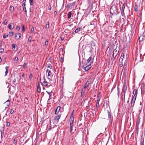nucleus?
I'll list each match as a JSON object with an SVG mask.
<instances>
[{
  "label": "nucleus",
  "mask_w": 145,
  "mask_h": 145,
  "mask_svg": "<svg viewBox=\"0 0 145 145\" xmlns=\"http://www.w3.org/2000/svg\"><path fill=\"white\" fill-rule=\"evenodd\" d=\"M41 88L40 86L37 87V91L39 93H40L41 92Z\"/></svg>",
  "instance_id": "c756f323"
},
{
  "label": "nucleus",
  "mask_w": 145,
  "mask_h": 145,
  "mask_svg": "<svg viewBox=\"0 0 145 145\" xmlns=\"http://www.w3.org/2000/svg\"><path fill=\"white\" fill-rule=\"evenodd\" d=\"M136 99L135 98L132 97L131 101V108L133 107Z\"/></svg>",
  "instance_id": "9d476101"
},
{
  "label": "nucleus",
  "mask_w": 145,
  "mask_h": 145,
  "mask_svg": "<svg viewBox=\"0 0 145 145\" xmlns=\"http://www.w3.org/2000/svg\"><path fill=\"white\" fill-rule=\"evenodd\" d=\"M46 92L49 95V98H50V97L52 95V91L51 92H49L46 91Z\"/></svg>",
  "instance_id": "c9c22d12"
},
{
  "label": "nucleus",
  "mask_w": 145,
  "mask_h": 145,
  "mask_svg": "<svg viewBox=\"0 0 145 145\" xmlns=\"http://www.w3.org/2000/svg\"><path fill=\"white\" fill-rule=\"evenodd\" d=\"M6 123H7L6 124V126L7 127H9L10 124V122H6Z\"/></svg>",
  "instance_id": "58836bf2"
},
{
  "label": "nucleus",
  "mask_w": 145,
  "mask_h": 145,
  "mask_svg": "<svg viewBox=\"0 0 145 145\" xmlns=\"http://www.w3.org/2000/svg\"><path fill=\"white\" fill-rule=\"evenodd\" d=\"M140 117H138V119L137 120V122L136 123V127H137V128H138V125L140 123Z\"/></svg>",
  "instance_id": "a211bd4d"
},
{
  "label": "nucleus",
  "mask_w": 145,
  "mask_h": 145,
  "mask_svg": "<svg viewBox=\"0 0 145 145\" xmlns=\"http://www.w3.org/2000/svg\"><path fill=\"white\" fill-rule=\"evenodd\" d=\"M43 79L44 80V81L43 82V83H42L41 82H40L41 84H42V86H44V87H46V86H48L47 87H50V85H49V86L48 85V83L45 80V77L44 76L43 77Z\"/></svg>",
  "instance_id": "39448f33"
},
{
  "label": "nucleus",
  "mask_w": 145,
  "mask_h": 145,
  "mask_svg": "<svg viewBox=\"0 0 145 145\" xmlns=\"http://www.w3.org/2000/svg\"><path fill=\"white\" fill-rule=\"evenodd\" d=\"M110 12L112 15H117L119 12H118L117 8L115 6H112L110 8Z\"/></svg>",
  "instance_id": "f257e3e1"
},
{
  "label": "nucleus",
  "mask_w": 145,
  "mask_h": 145,
  "mask_svg": "<svg viewBox=\"0 0 145 145\" xmlns=\"http://www.w3.org/2000/svg\"><path fill=\"white\" fill-rule=\"evenodd\" d=\"M125 94H124V95H123V98L122 99V100H123V102H125Z\"/></svg>",
  "instance_id": "5fc2aeb1"
},
{
  "label": "nucleus",
  "mask_w": 145,
  "mask_h": 145,
  "mask_svg": "<svg viewBox=\"0 0 145 145\" xmlns=\"http://www.w3.org/2000/svg\"><path fill=\"white\" fill-rule=\"evenodd\" d=\"M51 4H50L48 6V9L49 10H51Z\"/></svg>",
  "instance_id": "8fccbe9b"
},
{
  "label": "nucleus",
  "mask_w": 145,
  "mask_h": 145,
  "mask_svg": "<svg viewBox=\"0 0 145 145\" xmlns=\"http://www.w3.org/2000/svg\"><path fill=\"white\" fill-rule=\"evenodd\" d=\"M61 108V107L59 106H58L57 108H56L55 111V114L56 115L58 114L59 112H61V111H60V109Z\"/></svg>",
  "instance_id": "4468645a"
},
{
  "label": "nucleus",
  "mask_w": 145,
  "mask_h": 145,
  "mask_svg": "<svg viewBox=\"0 0 145 145\" xmlns=\"http://www.w3.org/2000/svg\"><path fill=\"white\" fill-rule=\"evenodd\" d=\"M99 103L97 102V103L96 104V107L98 108V107H99Z\"/></svg>",
  "instance_id": "de8ad7c7"
},
{
  "label": "nucleus",
  "mask_w": 145,
  "mask_h": 145,
  "mask_svg": "<svg viewBox=\"0 0 145 145\" xmlns=\"http://www.w3.org/2000/svg\"><path fill=\"white\" fill-rule=\"evenodd\" d=\"M16 29L18 30V31H19L20 30V27L19 26H17L16 28Z\"/></svg>",
  "instance_id": "13d9d810"
},
{
  "label": "nucleus",
  "mask_w": 145,
  "mask_h": 145,
  "mask_svg": "<svg viewBox=\"0 0 145 145\" xmlns=\"http://www.w3.org/2000/svg\"><path fill=\"white\" fill-rule=\"evenodd\" d=\"M57 14V12L56 11H55L54 12V16H56Z\"/></svg>",
  "instance_id": "052dcab7"
},
{
  "label": "nucleus",
  "mask_w": 145,
  "mask_h": 145,
  "mask_svg": "<svg viewBox=\"0 0 145 145\" xmlns=\"http://www.w3.org/2000/svg\"><path fill=\"white\" fill-rule=\"evenodd\" d=\"M17 143V140L16 139H15L13 142L14 144H16Z\"/></svg>",
  "instance_id": "e2e57ef3"
},
{
  "label": "nucleus",
  "mask_w": 145,
  "mask_h": 145,
  "mask_svg": "<svg viewBox=\"0 0 145 145\" xmlns=\"http://www.w3.org/2000/svg\"><path fill=\"white\" fill-rule=\"evenodd\" d=\"M87 63H88L89 64L91 65L93 62V59H92L91 57H90L87 60Z\"/></svg>",
  "instance_id": "f8f14e48"
},
{
  "label": "nucleus",
  "mask_w": 145,
  "mask_h": 145,
  "mask_svg": "<svg viewBox=\"0 0 145 145\" xmlns=\"http://www.w3.org/2000/svg\"><path fill=\"white\" fill-rule=\"evenodd\" d=\"M72 15V13L71 12H69L67 14V18L69 19L71 17Z\"/></svg>",
  "instance_id": "cd10ccee"
},
{
  "label": "nucleus",
  "mask_w": 145,
  "mask_h": 145,
  "mask_svg": "<svg viewBox=\"0 0 145 145\" xmlns=\"http://www.w3.org/2000/svg\"><path fill=\"white\" fill-rule=\"evenodd\" d=\"M9 34L10 36H12L14 35V32L12 31L10 32L9 33Z\"/></svg>",
  "instance_id": "ea45409f"
},
{
  "label": "nucleus",
  "mask_w": 145,
  "mask_h": 145,
  "mask_svg": "<svg viewBox=\"0 0 145 145\" xmlns=\"http://www.w3.org/2000/svg\"><path fill=\"white\" fill-rule=\"evenodd\" d=\"M123 88L122 90H126L127 89V86L125 84H123Z\"/></svg>",
  "instance_id": "7c9ffc66"
},
{
  "label": "nucleus",
  "mask_w": 145,
  "mask_h": 145,
  "mask_svg": "<svg viewBox=\"0 0 145 145\" xmlns=\"http://www.w3.org/2000/svg\"><path fill=\"white\" fill-rule=\"evenodd\" d=\"M25 1H23V3L22 4V6L23 7V10L25 12V14L27 15V11L25 7V1Z\"/></svg>",
  "instance_id": "423d86ee"
},
{
  "label": "nucleus",
  "mask_w": 145,
  "mask_h": 145,
  "mask_svg": "<svg viewBox=\"0 0 145 145\" xmlns=\"http://www.w3.org/2000/svg\"><path fill=\"white\" fill-rule=\"evenodd\" d=\"M90 80L89 79L86 82L83 88H87L90 84Z\"/></svg>",
  "instance_id": "ddd939ff"
},
{
  "label": "nucleus",
  "mask_w": 145,
  "mask_h": 145,
  "mask_svg": "<svg viewBox=\"0 0 145 145\" xmlns=\"http://www.w3.org/2000/svg\"><path fill=\"white\" fill-rule=\"evenodd\" d=\"M107 113L108 114V117L109 118V120L110 121L111 118V113L108 110H107Z\"/></svg>",
  "instance_id": "b1692460"
},
{
  "label": "nucleus",
  "mask_w": 145,
  "mask_h": 145,
  "mask_svg": "<svg viewBox=\"0 0 145 145\" xmlns=\"http://www.w3.org/2000/svg\"><path fill=\"white\" fill-rule=\"evenodd\" d=\"M101 96L99 95V94H98L97 97V102L99 103L100 101V100L101 98Z\"/></svg>",
  "instance_id": "4be33fe9"
},
{
  "label": "nucleus",
  "mask_w": 145,
  "mask_h": 145,
  "mask_svg": "<svg viewBox=\"0 0 145 145\" xmlns=\"http://www.w3.org/2000/svg\"><path fill=\"white\" fill-rule=\"evenodd\" d=\"M31 77H32V74L31 73H30L29 74V79L30 80H31Z\"/></svg>",
  "instance_id": "680f3d73"
},
{
  "label": "nucleus",
  "mask_w": 145,
  "mask_h": 145,
  "mask_svg": "<svg viewBox=\"0 0 145 145\" xmlns=\"http://www.w3.org/2000/svg\"><path fill=\"white\" fill-rule=\"evenodd\" d=\"M6 71L5 72V76H6L8 74V67L6 66L5 67Z\"/></svg>",
  "instance_id": "5701e85b"
},
{
  "label": "nucleus",
  "mask_w": 145,
  "mask_h": 145,
  "mask_svg": "<svg viewBox=\"0 0 145 145\" xmlns=\"http://www.w3.org/2000/svg\"><path fill=\"white\" fill-rule=\"evenodd\" d=\"M86 90V88H83L82 89L81 91V93L83 94L84 93L85 91Z\"/></svg>",
  "instance_id": "473e14b6"
},
{
  "label": "nucleus",
  "mask_w": 145,
  "mask_h": 145,
  "mask_svg": "<svg viewBox=\"0 0 145 145\" xmlns=\"http://www.w3.org/2000/svg\"><path fill=\"white\" fill-rule=\"evenodd\" d=\"M126 59L125 60L124 63V66H125L126 68L127 67L128 64V58L127 56H126Z\"/></svg>",
  "instance_id": "6ab92c4d"
},
{
  "label": "nucleus",
  "mask_w": 145,
  "mask_h": 145,
  "mask_svg": "<svg viewBox=\"0 0 145 145\" xmlns=\"http://www.w3.org/2000/svg\"><path fill=\"white\" fill-rule=\"evenodd\" d=\"M127 7V5L126 4V1H125L122 5V6L121 8V14L122 16L124 17L125 14L124 13V9L125 6Z\"/></svg>",
  "instance_id": "7ed1b4c3"
},
{
  "label": "nucleus",
  "mask_w": 145,
  "mask_h": 145,
  "mask_svg": "<svg viewBox=\"0 0 145 145\" xmlns=\"http://www.w3.org/2000/svg\"><path fill=\"white\" fill-rule=\"evenodd\" d=\"M145 88V86L144 85L142 86H141V88L142 90V88H143L144 89Z\"/></svg>",
  "instance_id": "69168bd1"
},
{
  "label": "nucleus",
  "mask_w": 145,
  "mask_h": 145,
  "mask_svg": "<svg viewBox=\"0 0 145 145\" xmlns=\"http://www.w3.org/2000/svg\"><path fill=\"white\" fill-rule=\"evenodd\" d=\"M70 132L71 133L72 130V126L73 124L72 123H70Z\"/></svg>",
  "instance_id": "c85d7f7f"
},
{
  "label": "nucleus",
  "mask_w": 145,
  "mask_h": 145,
  "mask_svg": "<svg viewBox=\"0 0 145 145\" xmlns=\"http://www.w3.org/2000/svg\"><path fill=\"white\" fill-rule=\"evenodd\" d=\"M18 57H16L14 58V60L15 61H18Z\"/></svg>",
  "instance_id": "864d4df0"
},
{
  "label": "nucleus",
  "mask_w": 145,
  "mask_h": 145,
  "mask_svg": "<svg viewBox=\"0 0 145 145\" xmlns=\"http://www.w3.org/2000/svg\"><path fill=\"white\" fill-rule=\"evenodd\" d=\"M141 145H145V131H142L141 139Z\"/></svg>",
  "instance_id": "f03ea898"
},
{
  "label": "nucleus",
  "mask_w": 145,
  "mask_h": 145,
  "mask_svg": "<svg viewBox=\"0 0 145 145\" xmlns=\"http://www.w3.org/2000/svg\"><path fill=\"white\" fill-rule=\"evenodd\" d=\"M8 37V35H7L5 34L3 36V38H5L7 37Z\"/></svg>",
  "instance_id": "6e6d98bb"
},
{
  "label": "nucleus",
  "mask_w": 145,
  "mask_h": 145,
  "mask_svg": "<svg viewBox=\"0 0 145 145\" xmlns=\"http://www.w3.org/2000/svg\"><path fill=\"white\" fill-rule=\"evenodd\" d=\"M133 93L134 95V96H132V97L135 98V99H136L137 95V90L136 89H134L133 91Z\"/></svg>",
  "instance_id": "0eeeda50"
},
{
  "label": "nucleus",
  "mask_w": 145,
  "mask_h": 145,
  "mask_svg": "<svg viewBox=\"0 0 145 145\" xmlns=\"http://www.w3.org/2000/svg\"><path fill=\"white\" fill-rule=\"evenodd\" d=\"M67 7L69 8H72V6L71 3L69 4L68 5Z\"/></svg>",
  "instance_id": "f704fd0d"
},
{
  "label": "nucleus",
  "mask_w": 145,
  "mask_h": 145,
  "mask_svg": "<svg viewBox=\"0 0 145 145\" xmlns=\"http://www.w3.org/2000/svg\"><path fill=\"white\" fill-rule=\"evenodd\" d=\"M30 5L31 6H32L33 5V0H29Z\"/></svg>",
  "instance_id": "4c0bfd02"
},
{
  "label": "nucleus",
  "mask_w": 145,
  "mask_h": 145,
  "mask_svg": "<svg viewBox=\"0 0 145 145\" xmlns=\"http://www.w3.org/2000/svg\"><path fill=\"white\" fill-rule=\"evenodd\" d=\"M4 50L3 48L0 49V53H2L4 51Z\"/></svg>",
  "instance_id": "09e8293b"
},
{
  "label": "nucleus",
  "mask_w": 145,
  "mask_h": 145,
  "mask_svg": "<svg viewBox=\"0 0 145 145\" xmlns=\"http://www.w3.org/2000/svg\"><path fill=\"white\" fill-rule=\"evenodd\" d=\"M26 64L25 63H24L23 65V68L24 69H25L26 67Z\"/></svg>",
  "instance_id": "4d7b16f0"
},
{
  "label": "nucleus",
  "mask_w": 145,
  "mask_h": 145,
  "mask_svg": "<svg viewBox=\"0 0 145 145\" xmlns=\"http://www.w3.org/2000/svg\"><path fill=\"white\" fill-rule=\"evenodd\" d=\"M117 91H118V97L119 96V93H120V90H119V87H117Z\"/></svg>",
  "instance_id": "79ce46f5"
},
{
  "label": "nucleus",
  "mask_w": 145,
  "mask_h": 145,
  "mask_svg": "<svg viewBox=\"0 0 145 145\" xmlns=\"http://www.w3.org/2000/svg\"><path fill=\"white\" fill-rule=\"evenodd\" d=\"M82 29L80 27H79L77 28L75 30V33H77L80 30H82Z\"/></svg>",
  "instance_id": "393cba45"
},
{
  "label": "nucleus",
  "mask_w": 145,
  "mask_h": 145,
  "mask_svg": "<svg viewBox=\"0 0 145 145\" xmlns=\"http://www.w3.org/2000/svg\"><path fill=\"white\" fill-rule=\"evenodd\" d=\"M12 49L14 51H16L17 48H16V46L17 47V46L16 44H13L12 45Z\"/></svg>",
  "instance_id": "412c9836"
},
{
  "label": "nucleus",
  "mask_w": 145,
  "mask_h": 145,
  "mask_svg": "<svg viewBox=\"0 0 145 145\" xmlns=\"http://www.w3.org/2000/svg\"><path fill=\"white\" fill-rule=\"evenodd\" d=\"M31 36H30L28 38V41L29 42H30L31 41Z\"/></svg>",
  "instance_id": "49530a36"
},
{
  "label": "nucleus",
  "mask_w": 145,
  "mask_h": 145,
  "mask_svg": "<svg viewBox=\"0 0 145 145\" xmlns=\"http://www.w3.org/2000/svg\"><path fill=\"white\" fill-rule=\"evenodd\" d=\"M71 5L73 7H74L75 5V2H73L72 3H71Z\"/></svg>",
  "instance_id": "bf43d9fd"
},
{
  "label": "nucleus",
  "mask_w": 145,
  "mask_h": 145,
  "mask_svg": "<svg viewBox=\"0 0 145 145\" xmlns=\"http://www.w3.org/2000/svg\"><path fill=\"white\" fill-rule=\"evenodd\" d=\"M21 34L19 33H16L15 35V37L16 39L18 40L21 37Z\"/></svg>",
  "instance_id": "6e6552de"
},
{
  "label": "nucleus",
  "mask_w": 145,
  "mask_h": 145,
  "mask_svg": "<svg viewBox=\"0 0 145 145\" xmlns=\"http://www.w3.org/2000/svg\"><path fill=\"white\" fill-rule=\"evenodd\" d=\"M48 40H46L45 42V45L46 46H47L48 44Z\"/></svg>",
  "instance_id": "a19ab883"
},
{
  "label": "nucleus",
  "mask_w": 145,
  "mask_h": 145,
  "mask_svg": "<svg viewBox=\"0 0 145 145\" xmlns=\"http://www.w3.org/2000/svg\"><path fill=\"white\" fill-rule=\"evenodd\" d=\"M7 20H5L4 21V22H3V24L4 25H7Z\"/></svg>",
  "instance_id": "37998d69"
},
{
  "label": "nucleus",
  "mask_w": 145,
  "mask_h": 145,
  "mask_svg": "<svg viewBox=\"0 0 145 145\" xmlns=\"http://www.w3.org/2000/svg\"><path fill=\"white\" fill-rule=\"evenodd\" d=\"M8 27L10 30L13 29L14 27V23H11L10 24L8 25Z\"/></svg>",
  "instance_id": "9b49d317"
},
{
  "label": "nucleus",
  "mask_w": 145,
  "mask_h": 145,
  "mask_svg": "<svg viewBox=\"0 0 145 145\" xmlns=\"http://www.w3.org/2000/svg\"><path fill=\"white\" fill-rule=\"evenodd\" d=\"M49 22H47L45 28L46 29H48L49 27Z\"/></svg>",
  "instance_id": "2f4dec72"
},
{
  "label": "nucleus",
  "mask_w": 145,
  "mask_h": 145,
  "mask_svg": "<svg viewBox=\"0 0 145 145\" xmlns=\"http://www.w3.org/2000/svg\"><path fill=\"white\" fill-rule=\"evenodd\" d=\"M61 114L60 115H59L56 116L54 117V120L56 121H58L60 119L61 117Z\"/></svg>",
  "instance_id": "f3484780"
},
{
  "label": "nucleus",
  "mask_w": 145,
  "mask_h": 145,
  "mask_svg": "<svg viewBox=\"0 0 145 145\" xmlns=\"http://www.w3.org/2000/svg\"><path fill=\"white\" fill-rule=\"evenodd\" d=\"M85 61H86V60L84 59H83L82 61V63L83 64H84V65H88L86 67H84V70L86 71H87L91 68V65L89 64L88 65L87 63H83Z\"/></svg>",
  "instance_id": "20e7f679"
},
{
  "label": "nucleus",
  "mask_w": 145,
  "mask_h": 145,
  "mask_svg": "<svg viewBox=\"0 0 145 145\" xmlns=\"http://www.w3.org/2000/svg\"><path fill=\"white\" fill-rule=\"evenodd\" d=\"M119 52V51H118L117 50L115 49L113 51V56H115L114 58H115L117 54Z\"/></svg>",
  "instance_id": "2eb2a0df"
},
{
  "label": "nucleus",
  "mask_w": 145,
  "mask_h": 145,
  "mask_svg": "<svg viewBox=\"0 0 145 145\" xmlns=\"http://www.w3.org/2000/svg\"><path fill=\"white\" fill-rule=\"evenodd\" d=\"M64 7V3H63L61 8V10H63V8Z\"/></svg>",
  "instance_id": "0e129e2a"
},
{
  "label": "nucleus",
  "mask_w": 145,
  "mask_h": 145,
  "mask_svg": "<svg viewBox=\"0 0 145 145\" xmlns=\"http://www.w3.org/2000/svg\"><path fill=\"white\" fill-rule=\"evenodd\" d=\"M14 112V110L12 109L10 111V114H12Z\"/></svg>",
  "instance_id": "3c124183"
},
{
  "label": "nucleus",
  "mask_w": 145,
  "mask_h": 145,
  "mask_svg": "<svg viewBox=\"0 0 145 145\" xmlns=\"http://www.w3.org/2000/svg\"><path fill=\"white\" fill-rule=\"evenodd\" d=\"M34 32V28L32 27L31 29L30 33H33Z\"/></svg>",
  "instance_id": "c03bdc74"
},
{
  "label": "nucleus",
  "mask_w": 145,
  "mask_h": 145,
  "mask_svg": "<svg viewBox=\"0 0 145 145\" xmlns=\"http://www.w3.org/2000/svg\"><path fill=\"white\" fill-rule=\"evenodd\" d=\"M119 65L120 67H121L123 66V63L122 62H119Z\"/></svg>",
  "instance_id": "a18cd8bd"
},
{
  "label": "nucleus",
  "mask_w": 145,
  "mask_h": 145,
  "mask_svg": "<svg viewBox=\"0 0 145 145\" xmlns=\"http://www.w3.org/2000/svg\"><path fill=\"white\" fill-rule=\"evenodd\" d=\"M145 39V31L143 34L140 36L139 40L140 41H142Z\"/></svg>",
  "instance_id": "1a4fd4ad"
},
{
  "label": "nucleus",
  "mask_w": 145,
  "mask_h": 145,
  "mask_svg": "<svg viewBox=\"0 0 145 145\" xmlns=\"http://www.w3.org/2000/svg\"><path fill=\"white\" fill-rule=\"evenodd\" d=\"M70 117H73V113L72 112L71 115Z\"/></svg>",
  "instance_id": "338daca9"
},
{
  "label": "nucleus",
  "mask_w": 145,
  "mask_h": 145,
  "mask_svg": "<svg viewBox=\"0 0 145 145\" xmlns=\"http://www.w3.org/2000/svg\"><path fill=\"white\" fill-rule=\"evenodd\" d=\"M25 31V28L24 27V25H23L22 27V31L23 32H24Z\"/></svg>",
  "instance_id": "603ef678"
},
{
  "label": "nucleus",
  "mask_w": 145,
  "mask_h": 145,
  "mask_svg": "<svg viewBox=\"0 0 145 145\" xmlns=\"http://www.w3.org/2000/svg\"><path fill=\"white\" fill-rule=\"evenodd\" d=\"M14 8L13 6L12 5H10V7L9 10L10 11L12 12H14Z\"/></svg>",
  "instance_id": "aec40b11"
},
{
  "label": "nucleus",
  "mask_w": 145,
  "mask_h": 145,
  "mask_svg": "<svg viewBox=\"0 0 145 145\" xmlns=\"http://www.w3.org/2000/svg\"><path fill=\"white\" fill-rule=\"evenodd\" d=\"M88 3L89 4V5L91 6H92L93 3H94L95 2V0H88Z\"/></svg>",
  "instance_id": "dca6fc26"
},
{
  "label": "nucleus",
  "mask_w": 145,
  "mask_h": 145,
  "mask_svg": "<svg viewBox=\"0 0 145 145\" xmlns=\"http://www.w3.org/2000/svg\"><path fill=\"white\" fill-rule=\"evenodd\" d=\"M74 120V117H70L69 119L70 123H72Z\"/></svg>",
  "instance_id": "bb28decb"
},
{
  "label": "nucleus",
  "mask_w": 145,
  "mask_h": 145,
  "mask_svg": "<svg viewBox=\"0 0 145 145\" xmlns=\"http://www.w3.org/2000/svg\"><path fill=\"white\" fill-rule=\"evenodd\" d=\"M47 67L50 68L51 69H52V67L51 64L49 63L47 65Z\"/></svg>",
  "instance_id": "e433bc0d"
},
{
  "label": "nucleus",
  "mask_w": 145,
  "mask_h": 145,
  "mask_svg": "<svg viewBox=\"0 0 145 145\" xmlns=\"http://www.w3.org/2000/svg\"><path fill=\"white\" fill-rule=\"evenodd\" d=\"M10 100L9 99L5 103V104H6V103H10Z\"/></svg>",
  "instance_id": "774afa93"
},
{
  "label": "nucleus",
  "mask_w": 145,
  "mask_h": 145,
  "mask_svg": "<svg viewBox=\"0 0 145 145\" xmlns=\"http://www.w3.org/2000/svg\"><path fill=\"white\" fill-rule=\"evenodd\" d=\"M134 10L135 11H138V6L137 5H135L134 7Z\"/></svg>",
  "instance_id": "72a5a7b5"
},
{
  "label": "nucleus",
  "mask_w": 145,
  "mask_h": 145,
  "mask_svg": "<svg viewBox=\"0 0 145 145\" xmlns=\"http://www.w3.org/2000/svg\"><path fill=\"white\" fill-rule=\"evenodd\" d=\"M46 72H47L48 74L47 75L48 76H51L52 72L50 70H49L48 69H47L46 70Z\"/></svg>",
  "instance_id": "a878e982"
}]
</instances>
